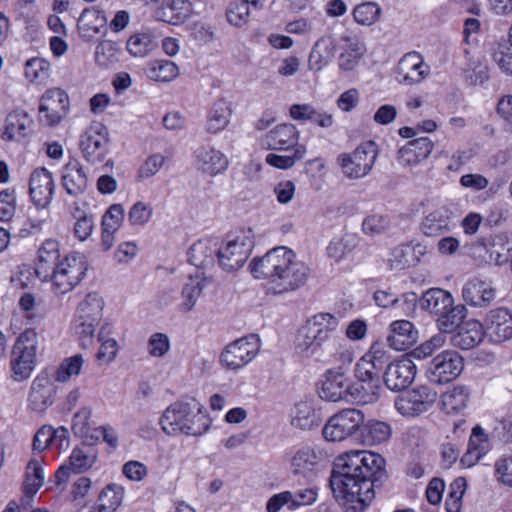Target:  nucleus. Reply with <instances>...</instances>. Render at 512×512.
I'll return each mask as SVG.
<instances>
[{
	"mask_svg": "<svg viewBox=\"0 0 512 512\" xmlns=\"http://www.w3.org/2000/svg\"><path fill=\"white\" fill-rule=\"evenodd\" d=\"M63 261L60 243L54 239L45 240L38 250L35 274L44 282L50 281L55 294H63Z\"/></svg>",
	"mask_w": 512,
	"mask_h": 512,
	"instance_id": "nucleus-6",
	"label": "nucleus"
},
{
	"mask_svg": "<svg viewBox=\"0 0 512 512\" xmlns=\"http://www.w3.org/2000/svg\"><path fill=\"white\" fill-rule=\"evenodd\" d=\"M416 376V365L410 358L403 357L390 362L384 372L383 381L391 391H403L408 388Z\"/></svg>",
	"mask_w": 512,
	"mask_h": 512,
	"instance_id": "nucleus-17",
	"label": "nucleus"
},
{
	"mask_svg": "<svg viewBox=\"0 0 512 512\" xmlns=\"http://www.w3.org/2000/svg\"><path fill=\"white\" fill-rule=\"evenodd\" d=\"M380 12L381 10L377 4L364 2L354 8L353 16L357 23L371 25L378 20Z\"/></svg>",
	"mask_w": 512,
	"mask_h": 512,
	"instance_id": "nucleus-61",
	"label": "nucleus"
},
{
	"mask_svg": "<svg viewBox=\"0 0 512 512\" xmlns=\"http://www.w3.org/2000/svg\"><path fill=\"white\" fill-rule=\"evenodd\" d=\"M188 261L201 269L213 267L217 263V241L202 239L195 242L188 251Z\"/></svg>",
	"mask_w": 512,
	"mask_h": 512,
	"instance_id": "nucleus-31",
	"label": "nucleus"
},
{
	"mask_svg": "<svg viewBox=\"0 0 512 512\" xmlns=\"http://www.w3.org/2000/svg\"><path fill=\"white\" fill-rule=\"evenodd\" d=\"M204 285L198 278H190L182 289V310L190 311L203 291Z\"/></svg>",
	"mask_w": 512,
	"mask_h": 512,
	"instance_id": "nucleus-62",
	"label": "nucleus"
},
{
	"mask_svg": "<svg viewBox=\"0 0 512 512\" xmlns=\"http://www.w3.org/2000/svg\"><path fill=\"white\" fill-rule=\"evenodd\" d=\"M356 382L352 380V403L369 404L376 402L382 390V377L372 373L354 372Z\"/></svg>",
	"mask_w": 512,
	"mask_h": 512,
	"instance_id": "nucleus-19",
	"label": "nucleus"
},
{
	"mask_svg": "<svg viewBox=\"0 0 512 512\" xmlns=\"http://www.w3.org/2000/svg\"><path fill=\"white\" fill-rule=\"evenodd\" d=\"M488 53L503 73L512 75V38L491 42Z\"/></svg>",
	"mask_w": 512,
	"mask_h": 512,
	"instance_id": "nucleus-42",
	"label": "nucleus"
},
{
	"mask_svg": "<svg viewBox=\"0 0 512 512\" xmlns=\"http://www.w3.org/2000/svg\"><path fill=\"white\" fill-rule=\"evenodd\" d=\"M295 257L285 246L274 247L263 256L253 258L249 270L254 278L267 280L273 294L295 291L305 284L309 275L308 266Z\"/></svg>",
	"mask_w": 512,
	"mask_h": 512,
	"instance_id": "nucleus-2",
	"label": "nucleus"
},
{
	"mask_svg": "<svg viewBox=\"0 0 512 512\" xmlns=\"http://www.w3.org/2000/svg\"><path fill=\"white\" fill-rule=\"evenodd\" d=\"M88 204L86 202H75L72 211V217L75 219L74 235L80 241L86 240L92 233L94 222L91 214L87 212Z\"/></svg>",
	"mask_w": 512,
	"mask_h": 512,
	"instance_id": "nucleus-46",
	"label": "nucleus"
},
{
	"mask_svg": "<svg viewBox=\"0 0 512 512\" xmlns=\"http://www.w3.org/2000/svg\"><path fill=\"white\" fill-rule=\"evenodd\" d=\"M170 349L169 337L164 333H154L147 343V350L150 356L160 358L167 354Z\"/></svg>",
	"mask_w": 512,
	"mask_h": 512,
	"instance_id": "nucleus-64",
	"label": "nucleus"
},
{
	"mask_svg": "<svg viewBox=\"0 0 512 512\" xmlns=\"http://www.w3.org/2000/svg\"><path fill=\"white\" fill-rule=\"evenodd\" d=\"M338 325L339 320L330 313L313 315L298 329L294 340L295 350L305 356L313 355L332 338Z\"/></svg>",
	"mask_w": 512,
	"mask_h": 512,
	"instance_id": "nucleus-4",
	"label": "nucleus"
},
{
	"mask_svg": "<svg viewBox=\"0 0 512 512\" xmlns=\"http://www.w3.org/2000/svg\"><path fill=\"white\" fill-rule=\"evenodd\" d=\"M336 42L330 35L320 37L309 54L308 65L311 70L320 71L334 57Z\"/></svg>",
	"mask_w": 512,
	"mask_h": 512,
	"instance_id": "nucleus-33",
	"label": "nucleus"
},
{
	"mask_svg": "<svg viewBox=\"0 0 512 512\" xmlns=\"http://www.w3.org/2000/svg\"><path fill=\"white\" fill-rule=\"evenodd\" d=\"M107 22L105 11L99 6L84 9L77 22L80 37L90 41L95 35L106 31Z\"/></svg>",
	"mask_w": 512,
	"mask_h": 512,
	"instance_id": "nucleus-24",
	"label": "nucleus"
},
{
	"mask_svg": "<svg viewBox=\"0 0 512 512\" xmlns=\"http://www.w3.org/2000/svg\"><path fill=\"white\" fill-rule=\"evenodd\" d=\"M360 436L362 441L369 445H377L386 442L391 436V427L387 422L369 420L363 422Z\"/></svg>",
	"mask_w": 512,
	"mask_h": 512,
	"instance_id": "nucleus-45",
	"label": "nucleus"
},
{
	"mask_svg": "<svg viewBox=\"0 0 512 512\" xmlns=\"http://www.w3.org/2000/svg\"><path fill=\"white\" fill-rule=\"evenodd\" d=\"M385 459L364 450L339 455L332 467L329 486L346 512H362L374 499V488L387 480Z\"/></svg>",
	"mask_w": 512,
	"mask_h": 512,
	"instance_id": "nucleus-1",
	"label": "nucleus"
},
{
	"mask_svg": "<svg viewBox=\"0 0 512 512\" xmlns=\"http://www.w3.org/2000/svg\"><path fill=\"white\" fill-rule=\"evenodd\" d=\"M254 247V234L251 229L229 234L226 243L217 245V264L226 272L240 269L247 261Z\"/></svg>",
	"mask_w": 512,
	"mask_h": 512,
	"instance_id": "nucleus-5",
	"label": "nucleus"
},
{
	"mask_svg": "<svg viewBox=\"0 0 512 512\" xmlns=\"http://www.w3.org/2000/svg\"><path fill=\"white\" fill-rule=\"evenodd\" d=\"M486 336L491 342L502 343L512 338V311L506 307L491 309L483 320Z\"/></svg>",
	"mask_w": 512,
	"mask_h": 512,
	"instance_id": "nucleus-16",
	"label": "nucleus"
},
{
	"mask_svg": "<svg viewBox=\"0 0 512 512\" xmlns=\"http://www.w3.org/2000/svg\"><path fill=\"white\" fill-rule=\"evenodd\" d=\"M436 399L437 392L433 388L420 385L398 395L395 408L403 416L414 417L428 411Z\"/></svg>",
	"mask_w": 512,
	"mask_h": 512,
	"instance_id": "nucleus-14",
	"label": "nucleus"
},
{
	"mask_svg": "<svg viewBox=\"0 0 512 512\" xmlns=\"http://www.w3.org/2000/svg\"><path fill=\"white\" fill-rule=\"evenodd\" d=\"M93 442L82 441L69 456V469L74 473H82L90 469L96 461V449Z\"/></svg>",
	"mask_w": 512,
	"mask_h": 512,
	"instance_id": "nucleus-38",
	"label": "nucleus"
},
{
	"mask_svg": "<svg viewBox=\"0 0 512 512\" xmlns=\"http://www.w3.org/2000/svg\"><path fill=\"white\" fill-rule=\"evenodd\" d=\"M390 363V355L384 343L374 342L368 351L357 361L354 372L372 373L383 377V369Z\"/></svg>",
	"mask_w": 512,
	"mask_h": 512,
	"instance_id": "nucleus-21",
	"label": "nucleus"
},
{
	"mask_svg": "<svg viewBox=\"0 0 512 512\" xmlns=\"http://www.w3.org/2000/svg\"><path fill=\"white\" fill-rule=\"evenodd\" d=\"M54 181L51 173L40 168L32 172L29 182V193L38 208H45L52 200Z\"/></svg>",
	"mask_w": 512,
	"mask_h": 512,
	"instance_id": "nucleus-22",
	"label": "nucleus"
},
{
	"mask_svg": "<svg viewBox=\"0 0 512 512\" xmlns=\"http://www.w3.org/2000/svg\"><path fill=\"white\" fill-rule=\"evenodd\" d=\"M192 11V4L189 0H167L155 10L154 16L157 20L171 25L183 23Z\"/></svg>",
	"mask_w": 512,
	"mask_h": 512,
	"instance_id": "nucleus-30",
	"label": "nucleus"
},
{
	"mask_svg": "<svg viewBox=\"0 0 512 512\" xmlns=\"http://www.w3.org/2000/svg\"><path fill=\"white\" fill-rule=\"evenodd\" d=\"M64 381V363L58 367H48L32 381L28 396V406L33 411L43 412L54 403L56 383Z\"/></svg>",
	"mask_w": 512,
	"mask_h": 512,
	"instance_id": "nucleus-7",
	"label": "nucleus"
},
{
	"mask_svg": "<svg viewBox=\"0 0 512 512\" xmlns=\"http://www.w3.org/2000/svg\"><path fill=\"white\" fill-rule=\"evenodd\" d=\"M486 335L483 323L478 320L463 322L451 336V343L454 347L462 350H469L478 345Z\"/></svg>",
	"mask_w": 512,
	"mask_h": 512,
	"instance_id": "nucleus-28",
	"label": "nucleus"
},
{
	"mask_svg": "<svg viewBox=\"0 0 512 512\" xmlns=\"http://www.w3.org/2000/svg\"><path fill=\"white\" fill-rule=\"evenodd\" d=\"M88 264L83 254L73 252L66 255V280L70 289L74 288L85 277Z\"/></svg>",
	"mask_w": 512,
	"mask_h": 512,
	"instance_id": "nucleus-49",
	"label": "nucleus"
},
{
	"mask_svg": "<svg viewBox=\"0 0 512 512\" xmlns=\"http://www.w3.org/2000/svg\"><path fill=\"white\" fill-rule=\"evenodd\" d=\"M466 480L463 477L456 478L449 487V492L445 501L447 512H460L462 507V497L466 490Z\"/></svg>",
	"mask_w": 512,
	"mask_h": 512,
	"instance_id": "nucleus-58",
	"label": "nucleus"
},
{
	"mask_svg": "<svg viewBox=\"0 0 512 512\" xmlns=\"http://www.w3.org/2000/svg\"><path fill=\"white\" fill-rule=\"evenodd\" d=\"M306 153L304 146H297L292 155H278L270 153L266 156V163L278 169L291 168L296 161L301 160Z\"/></svg>",
	"mask_w": 512,
	"mask_h": 512,
	"instance_id": "nucleus-59",
	"label": "nucleus"
},
{
	"mask_svg": "<svg viewBox=\"0 0 512 512\" xmlns=\"http://www.w3.org/2000/svg\"><path fill=\"white\" fill-rule=\"evenodd\" d=\"M38 336L35 330L27 329L16 339L10 358L12 377L23 381L30 377L36 366Z\"/></svg>",
	"mask_w": 512,
	"mask_h": 512,
	"instance_id": "nucleus-8",
	"label": "nucleus"
},
{
	"mask_svg": "<svg viewBox=\"0 0 512 512\" xmlns=\"http://www.w3.org/2000/svg\"><path fill=\"white\" fill-rule=\"evenodd\" d=\"M232 110L230 104L224 99H218L212 105L206 122V130L216 134L226 128L229 123Z\"/></svg>",
	"mask_w": 512,
	"mask_h": 512,
	"instance_id": "nucleus-41",
	"label": "nucleus"
},
{
	"mask_svg": "<svg viewBox=\"0 0 512 512\" xmlns=\"http://www.w3.org/2000/svg\"><path fill=\"white\" fill-rule=\"evenodd\" d=\"M495 297L496 289L491 282L477 277L467 280L462 287L463 301L471 307H487Z\"/></svg>",
	"mask_w": 512,
	"mask_h": 512,
	"instance_id": "nucleus-20",
	"label": "nucleus"
},
{
	"mask_svg": "<svg viewBox=\"0 0 512 512\" xmlns=\"http://www.w3.org/2000/svg\"><path fill=\"white\" fill-rule=\"evenodd\" d=\"M366 51L365 45L360 41H351L339 56V68L342 71H351L359 63Z\"/></svg>",
	"mask_w": 512,
	"mask_h": 512,
	"instance_id": "nucleus-56",
	"label": "nucleus"
},
{
	"mask_svg": "<svg viewBox=\"0 0 512 512\" xmlns=\"http://www.w3.org/2000/svg\"><path fill=\"white\" fill-rule=\"evenodd\" d=\"M119 45L111 40L101 41L95 50V62L102 68H109L119 61Z\"/></svg>",
	"mask_w": 512,
	"mask_h": 512,
	"instance_id": "nucleus-54",
	"label": "nucleus"
},
{
	"mask_svg": "<svg viewBox=\"0 0 512 512\" xmlns=\"http://www.w3.org/2000/svg\"><path fill=\"white\" fill-rule=\"evenodd\" d=\"M321 418L316 410L307 402L297 403L294 415L292 417V425L302 430H310L320 425Z\"/></svg>",
	"mask_w": 512,
	"mask_h": 512,
	"instance_id": "nucleus-48",
	"label": "nucleus"
},
{
	"mask_svg": "<svg viewBox=\"0 0 512 512\" xmlns=\"http://www.w3.org/2000/svg\"><path fill=\"white\" fill-rule=\"evenodd\" d=\"M33 120L21 109L11 111L4 123L3 137L9 141H21L32 131Z\"/></svg>",
	"mask_w": 512,
	"mask_h": 512,
	"instance_id": "nucleus-29",
	"label": "nucleus"
},
{
	"mask_svg": "<svg viewBox=\"0 0 512 512\" xmlns=\"http://www.w3.org/2000/svg\"><path fill=\"white\" fill-rule=\"evenodd\" d=\"M352 378L348 368L344 366L333 367L325 371L318 387V395L328 402L345 401L352 403Z\"/></svg>",
	"mask_w": 512,
	"mask_h": 512,
	"instance_id": "nucleus-11",
	"label": "nucleus"
},
{
	"mask_svg": "<svg viewBox=\"0 0 512 512\" xmlns=\"http://www.w3.org/2000/svg\"><path fill=\"white\" fill-rule=\"evenodd\" d=\"M64 91L60 88H53L46 91L41 98L39 107L40 120L47 125L58 124L64 111Z\"/></svg>",
	"mask_w": 512,
	"mask_h": 512,
	"instance_id": "nucleus-26",
	"label": "nucleus"
},
{
	"mask_svg": "<svg viewBox=\"0 0 512 512\" xmlns=\"http://www.w3.org/2000/svg\"><path fill=\"white\" fill-rule=\"evenodd\" d=\"M289 112L294 120L310 121L322 128H329L334 122L332 114L316 109L311 104H293Z\"/></svg>",
	"mask_w": 512,
	"mask_h": 512,
	"instance_id": "nucleus-35",
	"label": "nucleus"
},
{
	"mask_svg": "<svg viewBox=\"0 0 512 512\" xmlns=\"http://www.w3.org/2000/svg\"><path fill=\"white\" fill-rule=\"evenodd\" d=\"M147 75L151 80L168 82L178 75V67L170 60H154L148 66Z\"/></svg>",
	"mask_w": 512,
	"mask_h": 512,
	"instance_id": "nucleus-55",
	"label": "nucleus"
},
{
	"mask_svg": "<svg viewBox=\"0 0 512 512\" xmlns=\"http://www.w3.org/2000/svg\"><path fill=\"white\" fill-rule=\"evenodd\" d=\"M250 9L247 4L240 0L230 2L226 9L227 21L236 27H242L248 21Z\"/></svg>",
	"mask_w": 512,
	"mask_h": 512,
	"instance_id": "nucleus-60",
	"label": "nucleus"
},
{
	"mask_svg": "<svg viewBox=\"0 0 512 512\" xmlns=\"http://www.w3.org/2000/svg\"><path fill=\"white\" fill-rule=\"evenodd\" d=\"M24 75L30 83L41 84L50 75V64L43 58H31L24 65Z\"/></svg>",
	"mask_w": 512,
	"mask_h": 512,
	"instance_id": "nucleus-53",
	"label": "nucleus"
},
{
	"mask_svg": "<svg viewBox=\"0 0 512 512\" xmlns=\"http://www.w3.org/2000/svg\"><path fill=\"white\" fill-rule=\"evenodd\" d=\"M92 410L90 407H82L78 410L71 421V430L73 434L83 441L94 442L98 440V436L91 433L90 418Z\"/></svg>",
	"mask_w": 512,
	"mask_h": 512,
	"instance_id": "nucleus-51",
	"label": "nucleus"
},
{
	"mask_svg": "<svg viewBox=\"0 0 512 512\" xmlns=\"http://www.w3.org/2000/svg\"><path fill=\"white\" fill-rule=\"evenodd\" d=\"M433 147L434 144L428 137L411 140L398 150L397 160L403 167L413 168L429 157Z\"/></svg>",
	"mask_w": 512,
	"mask_h": 512,
	"instance_id": "nucleus-23",
	"label": "nucleus"
},
{
	"mask_svg": "<svg viewBox=\"0 0 512 512\" xmlns=\"http://www.w3.org/2000/svg\"><path fill=\"white\" fill-rule=\"evenodd\" d=\"M124 488L111 483L105 486L98 496L97 512H115L122 504Z\"/></svg>",
	"mask_w": 512,
	"mask_h": 512,
	"instance_id": "nucleus-47",
	"label": "nucleus"
},
{
	"mask_svg": "<svg viewBox=\"0 0 512 512\" xmlns=\"http://www.w3.org/2000/svg\"><path fill=\"white\" fill-rule=\"evenodd\" d=\"M320 456L311 447L305 446L296 451L291 458V469L295 475L307 477L317 469Z\"/></svg>",
	"mask_w": 512,
	"mask_h": 512,
	"instance_id": "nucleus-39",
	"label": "nucleus"
},
{
	"mask_svg": "<svg viewBox=\"0 0 512 512\" xmlns=\"http://www.w3.org/2000/svg\"><path fill=\"white\" fill-rule=\"evenodd\" d=\"M463 367L462 356L454 350H446L430 361L426 375L430 382L444 384L456 379L461 374Z\"/></svg>",
	"mask_w": 512,
	"mask_h": 512,
	"instance_id": "nucleus-15",
	"label": "nucleus"
},
{
	"mask_svg": "<svg viewBox=\"0 0 512 512\" xmlns=\"http://www.w3.org/2000/svg\"><path fill=\"white\" fill-rule=\"evenodd\" d=\"M197 158L201 162L202 171L212 176L225 171L228 167L226 156L214 148L199 149Z\"/></svg>",
	"mask_w": 512,
	"mask_h": 512,
	"instance_id": "nucleus-43",
	"label": "nucleus"
},
{
	"mask_svg": "<svg viewBox=\"0 0 512 512\" xmlns=\"http://www.w3.org/2000/svg\"><path fill=\"white\" fill-rule=\"evenodd\" d=\"M203 409L196 399L172 403L160 418L162 430L167 435L182 433L201 436L205 434L211 426V419Z\"/></svg>",
	"mask_w": 512,
	"mask_h": 512,
	"instance_id": "nucleus-3",
	"label": "nucleus"
},
{
	"mask_svg": "<svg viewBox=\"0 0 512 512\" xmlns=\"http://www.w3.org/2000/svg\"><path fill=\"white\" fill-rule=\"evenodd\" d=\"M364 419L361 410L343 409L329 418L322 430L323 437L328 441L337 442L360 435Z\"/></svg>",
	"mask_w": 512,
	"mask_h": 512,
	"instance_id": "nucleus-10",
	"label": "nucleus"
},
{
	"mask_svg": "<svg viewBox=\"0 0 512 512\" xmlns=\"http://www.w3.org/2000/svg\"><path fill=\"white\" fill-rule=\"evenodd\" d=\"M466 316L465 305H454L452 302L450 307L444 310V313L436 317L437 327L442 333H453L460 327Z\"/></svg>",
	"mask_w": 512,
	"mask_h": 512,
	"instance_id": "nucleus-44",
	"label": "nucleus"
},
{
	"mask_svg": "<svg viewBox=\"0 0 512 512\" xmlns=\"http://www.w3.org/2000/svg\"><path fill=\"white\" fill-rule=\"evenodd\" d=\"M451 227V217L445 207L430 212L421 223V230L428 237L444 235L451 231Z\"/></svg>",
	"mask_w": 512,
	"mask_h": 512,
	"instance_id": "nucleus-34",
	"label": "nucleus"
},
{
	"mask_svg": "<svg viewBox=\"0 0 512 512\" xmlns=\"http://www.w3.org/2000/svg\"><path fill=\"white\" fill-rule=\"evenodd\" d=\"M378 157V146L374 141L361 143L352 153H342L337 163L343 174L351 179L366 176L373 168Z\"/></svg>",
	"mask_w": 512,
	"mask_h": 512,
	"instance_id": "nucleus-9",
	"label": "nucleus"
},
{
	"mask_svg": "<svg viewBox=\"0 0 512 512\" xmlns=\"http://www.w3.org/2000/svg\"><path fill=\"white\" fill-rule=\"evenodd\" d=\"M103 301L97 294H89L77 307L74 322L97 326L102 318Z\"/></svg>",
	"mask_w": 512,
	"mask_h": 512,
	"instance_id": "nucleus-37",
	"label": "nucleus"
},
{
	"mask_svg": "<svg viewBox=\"0 0 512 512\" xmlns=\"http://www.w3.org/2000/svg\"><path fill=\"white\" fill-rule=\"evenodd\" d=\"M299 132L293 124H280L269 131L264 139L267 149L289 150L295 149L298 145Z\"/></svg>",
	"mask_w": 512,
	"mask_h": 512,
	"instance_id": "nucleus-27",
	"label": "nucleus"
},
{
	"mask_svg": "<svg viewBox=\"0 0 512 512\" xmlns=\"http://www.w3.org/2000/svg\"><path fill=\"white\" fill-rule=\"evenodd\" d=\"M470 390L464 385H457L441 396V409L446 414H456L467 407Z\"/></svg>",
	"mask_w": 512,
	"mask_h": 512,
	"instance_id": "nucleus-40",
	"label": "nucleus"
},
{
	"mask_svg": "<svg viewBox=\"0 0 512 512\" xmlns=\"http://www.w3.org/2000/svg\"><path fill=\"white\" fill-rule=\"evenodd\" d=\"M156 47L153 35L150 33H137L132 35L128 41L126 48L133 56L143 57Z\"/></svg>",
	"mask_w": 512,
	"mask_h": 512,
	"instance_id": "nucleus-57",
	"label": "nucleus"
},
{
	"mask_svg": "<svg viewBox=\"0 0 512 512\" xmlns=\"http://www.w3.org/2000/svg\"><path fill=\"white\" fill-rule=\"evenodd\" d=\"M260 349V339L250 334L229 343L220 354V363L228 370H238L251 362Z\"/></svg>",
	"mask_w": 512,
	"mask_h": 512,
	"instance_id": "nucleus-13",
	"label": "nucleus"
},
{
	"mask_svg": "<svg viewBox=\"0 0 512 512\" xmlns=\"http://www.w3.org/2000/svg\"><path fill=\"white\" fill-rule=\"evenodd\" d=\"M429 71V66L424 63L422 56L418 52H410L400 59L396 79L400 84L413 85L420 83Z\"/></svg>",
	"mask_w": 512,
	"mask_h": 512,
	"instance_id": "nucleus-18",
	"label": "nucleus"
},
{
	"mask_svg": "<svg viewBox=\"0 0 512 512\" xmlns=\"http://www.w3.org/2000/svg\"><path fill=\"white\" fill-rule=\"evenodd\" d=\"M124 220V208L122 204H112L102 217V229L117 231Z\"/></svg>",
	"mask_w": 512,
	"mask_h": 512,
	"instance_id": "nucleus-63",
	"label": "nucleus"
},
{
	"mask_svg": "<svg viewBox=\"0 0 512 512\" xmlns=\"http://www.w3.org/2000/svg\"><path fill=\"white\" fill-rule=\"evenodd\" d=\"M109 131L100 122H92L81 134L79 147L85 160L91 164L102 163L109 153Z\"/></svg>",
	"mask_w": 512,
	"mask_h": 512,
	"instance_id": "nucleus-12",
	"label": "nucleus"
},
{
	"mask_svg": "<svg viewBox=\"0 0 512 512\" xmlns=\"http://www.w3.org/2000/svg\"><path fill=\"white\" fill-rule=\"evenodd\" d=\"M452 302H454L453 296L441 288H431L419 299L420 307L435 317L444 313V310L448 309Z\"/></svg>",
	"mask_w": 512,
	"mask_h": 512,
	"instance_id": "nucleus-36",
	"label": "nucleus"
},
{
	"mask_svg": "<svg viewBox=\"0 0 512 512\" xmlns=\"http://www.w3.org/2000/svg\"><path fill=\"white\" fill-rule=\"evenodd\" d=\"M63 435V426L58 429H53L51 426H43L36 432L33 438V450L36 452H42L50 445H61Z\"/></svg>",
	"mask_w": 512,
	"mask_h": 512,
	"instance_id": "nucleus-52",
	"label": "nucleus"
},
{
	"mask_svg": "<svg viewBox=\"0 0 512 512\" xmlns=\"http://www.w3.org/2000/svg\"><path fill=\"white\" fill-rule=\"evenodd\" d=\"M418 339V330L408 320H396L390 324V333L387 337L388 344L397 351L411 348Z\"/></svg>",
	"mask_w": 512,
	"mask_h": 512,
	"instance_id": "nucleus-25",
	"label": "nucleus"
},
{
	"mask_svg": "<svg viewBox=\"0 0 512 512\" xmlns=\"http://www.w3.org/2000/svg\"><path fill=\"white\" fill-rule=\"evenodd\" d=\"M44 480L45 474L40 462L36 459L30 460L26 466L24 480L22 483V505L29 504V501L43 486Z\"/></svg>",
	"mask_w": 512,
	"mask_h": 512,
	"instance_id": "nucleus-32",
	"label": "nucleus"
},
{
	"mask_svg": "<svg viewBox=\"0 0 512 512\" xmlns=\"http://www.w3.org/2000/svg\"><path fill=\"white\" fill-rule=\"evenodd\" d=\"M87 176L76 159L66 163V193L79 194L87 187Z\"/></svg>",
	"mask_w": 512,
	"mask_h": 512,
	"instance_id": "nucleus-50",
	"label": "nucleus"
}]
</instances>
